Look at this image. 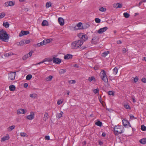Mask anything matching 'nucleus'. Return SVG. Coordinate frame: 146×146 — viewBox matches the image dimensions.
Masks as SVG:
<instances>
[{"mask_svg":"<svg viewBox=\"0 0 146 146\" xmlns=\"http://www.w3.org/2000/svg\"><path fill=\"white\" fill-rule=\"evenodd\" d=\"M83 42L80 40H78L72 42L71 44L70 47L72 49L76 50L79 48L83 44Z\"/></svg>","mask_w":146,"mask_h":146,"instance_id":"f257e3e1","label":"nucleus"},{"mask_svg":"<svg viewBox=\"0 0 146 146\" xmlns=\"http://www.w3.org/2000/svg\"><path fill=\"white\" fill-rule=\"evenodd\" d=\"M9 35L3 29L0 31V39L3 41L7 42L9 38Z\"/></svg>","mask_w":146,"mask_h":146,"instance_id":"f03ea898","label":"nucleus"},{"mask_svg":"<svg viewBox=\"0 0 146 146\" xmlns=\"http://www.w3.org/2000/svg\"><path fill=\"white\" fill-rule=\"evenodd\" d=\"M100 76L102 80L105 83H107L108 81L107 76L106 74V71L104 70H102L100 74Z\"/></svg>","mask_w":146,"mask_h":146,"instance_id":"7ed1b4c3","label":"nucleus"},{"mask_svg":"<svg viewBox=\"0 0 146 146\" xmlns=\"http://www.w3.org/2000/svg\"><path fill=\"white\" fill-rule=\"evenodd\" d=\"M123 127L121 126L116 125L114 128V133L116 135L120 134L122 133Z\"/></svg>","mask_w":146,"mask_h":146,"instance_id":"20e7f679","label":"nucleus"},{"mask_svg":"<svg viewBox=\"0 0 146 146\" xmlns=\"http://www.w3.org/2000/svg\"><path fill=\"white\" fill-rule=\"evenodd\" d=\"M78 37L81 40L85 41L88 38V37L87 35L83 33H79L78 35Z\"/></svg>","mask_w":146,"mask_h":146,"instance_id":"39448f33","label":"nucleus"},{"mask_svg":"<svg viewBox=\"0 0 146 146\" xmlns=\"http://www.w3.org/2000/svg\"><path fill=\"white\" fill-rule=\"evenodd\" d=\"M16 76V72H13L9 73L8 75V79L9 80H14Z\"/></svg>","mask_w":146,"mask_h":146,"instance_id":"423d86ee","label":"nucleus"},{"mask_svg":"<svg viewBox=\"0 0 146 146\" xmlns=\"http://www.w3.org/2000/svg\"><path fill=\"white\" fill-rule=\"evenodd\" d=\"M35 117V113L34 112L31 111L30 112L29 115H27L26 118L28 120H32Z\"/></svg>","mask_w":146,"mask_h":146,"instance_id":"0eeeda50","label":"nucleus"},{"mask_svg":"<svg viewBox=\"0 0 146 146\" xmlns=\"http://www.w3.org/2000/svg\"><path fill=\"white\" fill-rule=\"evenodd\" d=\"M108 29V28L106 27L101 28L97 31V33L100 34H102L106 31Z\"/></svg>","mask_w":146,"mask_h":146,"instance_id":"6e6552de","label":"nucleus"},{"mask_svg":"<svg viewBox=\"0 0 146 146\" xmlns=\"http://www.w3.org/2000/svg\"><path fill=\"white\" fill-rule=\"evenodd\" d=\"M83 26L82 23L80 22L78 23L76 26L74 27L75 30H78V29H83Z\"/></svg>","mask_w":146,"mask_h":146,"instance_id":"1a4fd4ad","label":"nucleus"},{"mask_svg":"<svg viewBox=\"0 0 146 146\" xmlns=\"http://www.w3.org/2000/svg\"><path fill=\"white\" fill-rule=\"evenodd\" d=\"M27 112L26 109H19L17 110V113L18 114H24Z\"/></svg>","mask_w":146,"mask_h":146,"instance_id":"9d476101","label":"nucleus"},{"mask_svg":"<svg viewBox=\"0 0 146 146\" xmlns=\"http://www.w3.org/2000/svg\"><path fill=\"white\" fill-rule=\"evenodd\" d=\"M52 61L54 63L58 64L60 63L61 62V59L55 57L53 58Z\"/></svg>","mask_w":146,"mask_h":146,"instance_id":"9b49d317","label":"nucleus"},{"mask_svg":"<svg viewBox=\"0 0 146 146\" xmlns=\"http://www.w3.org/2000/svg\"><path fill=\"white\" fill-rule=\"evenodd\" d=\"M29 33V31H22L19 33V36L20 37L24 35H27Z\"/></svg>","mask_w":146,"mask_h":146,"instance_id":"f8f14e48","label":"nucleus"},{"mask_svg":"<svg viewBox=\"0 0 146 146\" xmlns=\"http://www.w3.org/2000/svg\"><path fill=\"white\" fill-rule=\"evenodd\" d=\"M58 22L60 25L61 26H63L64 25V20L62 17H59L58 19Z\"/></svg>","mask_w":146,"mask_h":146,"instance_id":"ddd939ff","label":"nucleus"},{"mask_svg":"<svg viewBox=\"0 0 146 146\" xmlns=\"http://www.w3.org/2000/svg\"><path fill=\"white\" fill-rule=\"evenodd\" d=\"M113 7L114 8H121L122 7V5L119 3H114L113 5Z\"/></svg>","mask_w":146,"mask_h":146,"instance_id":"4468645a","label":"nucleus"},{"mask_svg":"<svg viewBox=\"0 0 146 146\" xmlns=\"http://www.w3.org/2000/svg\"><path fill=\"white\" fill-rule=\"evenodd\" d=\"M10 137L8 134H7L5 136L1 138V141L3 142L9 139Z\"/></svg>","mask_w":146,"mask_h":146,"instance_id":"2eb2a0df","label":"nucleus"},{"mask_svg":"<svg viewBox=\"0 0 146 146\" xmlns=\"http://www.w3.org/2000/svg\"><path fill=\"white\" fill-rule=\"evenodd\" d=\"M49 41V40H46L47 42H45L44 40H43L40 43H39L37 44V45L38 46H41L43 45L46 43L47 42H48V41Z\"/></svg>","mask_w":146,"mask_h":146,"instance_id":"dca6fc26","label":"nucleus"},{"mask_svg":"<svg viewBox=\"0 0 146 146\" xmlns=\"http://www.w3.org/2000/svg\"><path fill=\"white\" fill-rule=\"evenodd\" d=\"M49 117V116L48 113L47 112H46L44 114V116L43 118V120L45 121Z\"/></svg>","mask_w":146,"mask_h":146,"instance_id":"f3484780","label":"nucleus"},{"mask_svg":"<svg viewBox=\"0 0 146 146\" xmlns=\"http://www.w3.org/2000/svg\"><path fill=\"white\" fill-rule=\"evenodd\" d=\"M123 124L124 126L125 127H126L127 125H128V123H129V122L127 120L123 119L122 120Z\"/></svg>","mask_w":146,"mask_h":146,"instance_id":"a211bd4d","label":"nucleus"},{"mask_svg":"<svg viewBox=\"0 0 146 146\" xmlns=\"http://www.w3.org/2000/svg\"><path fill=\"white\" fill-rule=\"evenodd\" d=\"M16 44L18 46H22L24 44L23 40H21L19 42H17Z\"/></svg>","mask_w":146,"mask_h":146,"instance_id":"6ab92c4d","label":"nucleus"},{"mask_svg":"<svg viewBox=\"0 0 146 146\" xmlns=\"http://www.w3.org/2000/svg\"><path fill=\"white\" fill-rule=\"evenodd\" d=\"M72 56L70 54H67L64 56V59H69L72 58Z\"/></svg>","mask_w":146,"mask_h":146,"instance_id":"aec40b11","label":"nucleus"},{"mask_svg":"<svg viewBox=\"0 0 146 146\" xmlns=\"http://www.w3.org/2000/svg\"><path fill=\"white\" fill-rule=\"evenodd\" d=\"M15 127V126L14 125L10 126L7 129V131L9 132L11 131Z\"/></svg>","mask_w":146,"mask_h":146,"instance_id":"412c9836","label":"nucleus"},{"mask_svg":"<svg viewBox=\"0 0 146 146\" xmlns=\"http://www.w3.org/2000/svg\"><path fill=\"white\" fill-rule=\"evenodd\" d=\"M88 80L90 82H91L92 81L95 82L96 80L94 76L90 77L88 78Z\"/></svg>","mask_w":146,"mask_h":146,"instance_id":"4be33fe9","label":"nucleus"},{"mask_svg":"<svg viewBox=\"0 0 146 146\" xmlns=\"http://www.w3.org/2000/svg\"><path fill=\"white\" fill-rule=\"evenodd\" d=\"M30 96L32 98L35 99L38 97V95L36 94H32L30 95Z\"/></svg>","mask_w":146,"mask_h":146,"instance_id":"5701e85b","label":"nucleus"},{"mask_svg":"<svg viewBox=\"0 0 146 146\" xmlns=\"http://www.w3.org/2000/svg\"><path fill=\"white\" fill-rule=\"evenodd\" d=\"M139 141L141 144H146V138L141 139Z\"/></svg>","mask_w":146,"mask_h":146,"instance_id":"b1692460","label":"nucleus"},{"mask_svg":"<svg viewBox=\"0 0 146 146\" xmlns=\"http://www.w3.org/2000/svg\"><path fill=\"white\" fill-rule=\"evenodd\" d=\"M48 22L46 20H43L42 23V25L43 26H47L48 25Z\"/></svg>","mask_w":146,"mask_h":146,"instance_id":"393cba45","label":"nucleus"},{"mask_svg":"<svg viewBox=\"0 0 146 146\" xmlns=\"http://www.w3.org/2000/svg\"><path fill=\"white\" fill-rule=\"evenodd\" d=\"M98 41V38L97 36H95L94 37L92 40V42L94 43L95 44Z\"/></svg>","mask_w":146,"mask_h":146,"instance_id":"a878e982","label":"nucleus"},{"mask_svg":"<svg viewBox=\"0 0 146 146\" xmlns=\"http://www.w3.org/2000/svg\"><path fill=\"white\" fill-rule=\"evenodd\" d=\"M3 26H4L6 28H8L9 26V24L7 22H4L3 23Z\"/></svg>","mask_w":146,"mask_h":146,"instance_id":"bb28decb","label":"nucleus"},{"mask_svg":"<svg viewBox=\"0 0 146 146\" xmlns=\"http://www.w3.org/2000/svg\"><path fill=\"white\" fill-rule=\"evenodd\" d=\"M9 88V90L11 91H14L16 88V87L13 85L10 86Z\"/></svg>","mask_w":146,"mask_h":146,"instance_id":"cd10ccee","label":"nucleus"},{"mask_svg":"<svg viewBox=\"0 0 146 146\" xmlns=\"http://www.w3.org/2000/svg\"><path fill=\"white\" fill-rule=\"evenodd\" d=\"M63 114V112L62 111H61L60 113H58L57 114L56 116L58 118H60L62 116Z\"/></svg>","mask_w":146,"mask_h":146,"instance_id":"c85d7f7f","label":"nucleus"},{"mask_svg":"<svg viewBox=\"0 0 146 146\" xmlns=\"http://www.w3.org/2000/svg\"><path fill=\"white\" fill-rule=\"evenodd\" d=\"M110 53V52L109 51H106L102 54V56L103 57H105L108 54Z\"/></svg>","mask_w":146,"mask_h":146,"instance_id":"c756f323","label":"nucleus"},{"mask_svg":"<svg viewBox=\"0 0 146 146\" xmlns=\"http://www.w3.org/2000/svg\"><path fill=\"white\" fill-rule=\"evenodd\" d=\"M99 10L101 12H104L106 11V8L100 7H99Z\"/></svg>","mask_w":146,"mask_h":146,"instance_id":"7c9ffc66","label":"nucleus"},{"mask_svg":"<svg viewBox=\"0 0 146 146\" xmlns=\"http://www.w3.org/2000/svg\"><path fill=\"white\" fill-rule=\"evenodd\" d=\"M51 3L50 2H47L46 4V8H48L51 6Z\"/></svg>","mask_w":146,"mask_h":146,"instance_id":"2f4dec72","label":"nucleus"},{"mask_svg":"<svg viewBox=\"0 0 146 146\" xmlns=\"http://www.w3.org/2000/svg\"><path fill=\"white\" fill-rule=\"evenodd\" d=\"M118 72V69L117 68L115 67L113 70V73L114 75H116Z\"/></svg>","mask_w":146,"mask_h":146,"instance_id":"473e14b6","label":"nucleus"},{"mask_svg":"<svg viewBox=\"0 0 146 146\" xmlns=\"http://www.w3.org/2000/svg\"><path fill=\"white\" fill-rule=\"evenodd\" d=\"M66 72L65 69H61L60 70L59 73L60 74H62Z\"/></svg>","mask_w":146,"mask_h":146,"instance_id":"72a5a7b5","label":"nucleus"},{"mask_svg":"<svg viewBox=\"0 0 146 146\" xmlns=\"http://www.w3.org/2000/svg\"><path fill=\"white\" fill-rule=\"evenodd\" d=\"M53 78V76H52L50 75L49 76L47 77L46 78V80L47 81H49L51 80Z\"/></svg>","mask_w":146,"mask_h":146,"instance_id":"f704fd0d","label":"nucleus"},{"mask_svg":"<svg viewBox=\"0 0 146 146\" xmlns=\"http://www.w3.org/2000/svg\"><path fill=\"white\" fill-rule=\"evenodd\" d=\"M44 62H51L52 61V58H44Z\"/></svg>","mask_w":146,"mask_h":146,"instance_id":"c9c22d12","label":"nucleus"},{"mask_svg":"<svg viewBox=\"0 0 146 146\" xmlns=\"http://www.w3.org/2000/svg\"><path fill=\"white\" fill-rule=\"evenodd\" d=\"M83 29H86L90 27V25L88 23H86L83 25Z\"/></svg>","mask_w":146,"mask_h":146,"instance_id":"e433bc0d","label":"nucleus"},{"mask_svg":"<svg viewBox=\"0 0 146 146\" xmlns=\"http://www.w3.org/2000/svg\"><path fill=\"white\" fill-rule=\"evenodd\" d=\"M9 6H13L15 5V2L11 1H8Z\"/></svg>","mask_w":146,"mask_h":146,"instance_id":"4c0bfd02","label":"nucleus"},{"mask_svg":"<svg viewBox=\"0 0 146 146\" xmlns=\"http://www.w3.org/2000/svg\"><path fill=\"white\" fill-rule=\"evenodd\" d=\"M124 108L127 109H131V108L129 105L127 104H125L123 105Z\"/></svg>","mask_w":146,"mask_h":146,"instance_id":"58836bf2","label":"nucleus"},{"mask_svg":"<svg viewBox=\"0 0 146 146\" xmlns=\"http://www.w3.org/2000/svg\"><path fill=\"white\" fill-rule=\"evenodd\" d=\"M93 92L95 94H99V89L98 88L94 89L92 90Z\"/></svg>","mask_w":146,"mask_h":146,"instance_id":"ea45409f","label":"nucleus"},{"mask_svg":"<svg viewBox=\"0 0 146 146\" xmlns=\"http://www.w3.org/2000/svg\"><path fill=\"white\" fill-rule=\"evenodd\" d=\"M20 135L21 136L23 137H27L28 136V135L26 133L24 132L21 133Z\"/></svg>","mask_w":146,"mask_h":146,"instance_id":"a19ab883","label":"nucleus"},{"mask_svg":"<svg viewBox=\"0 0 146 146\" xmlns=\"http://www.w3.org/2000/svg\"><path fill=\"white\" fill-rule=\"evenodd\" d=\"M63 102V99H61L58 100L57 102V104L58 105H60L62 104Z\"/></svg>","mask_w":146,"mask_h":146,"instance_id":"79ce46f5","label":"nucleus"},{"mask_svg":"<svg viewBox=\"0 0 146 146\" xmlns=\"http://www.w3.org/2000/svg\"><path fill=\"white\" fill-rule=\"evenodd\" d=\"M102 123L100 121H98L96 122L95 124L99 127H101L102 125Z\"/></svg>","mask_w":146,"mask_h":146,"instance_id":"37998d69","label":"nucleus"},{"mask_svg":"<svg viewBox=\"0 0 146 146\" xmlns=\"http://www.w3.org/2000/svg\"><path fill=\"white\" fill-rule=\"evenodd\" d=\"M32 77V75L31 74H29L27 75L26 77V79L27 80H30Z\"/></svg>","mask_w":146,"mask_h":146,"instance_id":"c03bdc74","label":"nucleus"},{"mask_svg":"<svg viewBox=\"0 0 146 146\" xmlns=\"http://www.w3.org/2000/svg\"><path fill=\"white\" fill-rule=\"evenodd\" d=\"M5 16V13L4 12H2L0 13V19L3 18Z\"/></svg>","mask_w":146,"mask_h":146,"instance_id":"a18cd8bd","label":"nucleus"},{"mask_svg":"<svg viewBox=\"0 0 146 146\" xmlns=\"http://www.w3.org/2000/svg\"><path fill=\"white\" fill-rule=\"evenodd\" d=\"M23 40L24 42V44H28L31 42L30 40Z\"/></svg>","mask_w":146,"mask_h":146,"instance_id":"49530a36","label":"nucleus"},{"mask_svg":"<svg viewBox=\"0 0 146 146\" xmlns=\"http://www.w3.org/2000/svg\"><path fill=\"white\" fill-rule=\"evenodd\" d=\"M123 16L126 18H128L129 17V15L127 13H124L123 14Z\"/></svg>","mask_w":146,"mask_h":146,"instance_id":"de8ad7c7","label":"nucleus"},{"mask_svg":"<svg viewBox=\"0 0 146 146\" xmlns=\"http://www.w3.org/2000/svg\"><path fill=\"white\" fill-rule=\"evenodd\" d=\"M30 57V56H29V55L28 54H27L25 55L23 57V59L24 60H26L27 58Z\"/></svg>","mask_w":146,"mask_h":146,"instance_id":"09e8293b","label":"nucleus"},{"mask_svg":"<svg viewBox=\"0 0 146 146\" xmlns=\"http://www.w3.org/2000/svg\"><path fill=\"white\" fill-rule=\"evenodd\" d=\"M141 129L143 131H145L146 130V127L144 125H142L141 127Z\"/></svg>","mask_w":146,"mask_h":146,"instance_id":"8fccbe9b","label":"nucleus"},{"mask_svg":"<svg viewBox=\"0 0 146 146\" xmlns=\"http://www.w3.org/2000/svg\"><path fill=\"white\" fill-rule=\"evenodd\" d=\"M76 82L74 80H71L68 81V83L70 84H74Z\"/></svg>","mask_w":146,"mask_h":146,"instance_id":"3c124183","label":"nucleus"},{"mask_svg":"<svg viewBox=\"0 0 146 146\" xmlns=\"http://www.w3.org/2000/svg\"><path fill=\"white\" fill-rule=\"evenodd\" d=\"M13 53L12 52H9L8 53H6L5 54L4 56H9L12 55L13 54Z\"/></svg>","mask_w":146,"mask_h":146,"instance_id":"603ef678","label":"nucleus"},{"mask_svg":"<svg viewBox=\"0 0 146 146\" xmlns=\"http://www.w3.org/2000/svg\"><path fill=\"white\" fill-rule=\"evenodd\" d=\"M95 22L97 23H99L100 22L101 20L100 19L96 18L95 19Z\"/></svg>","mask_w":146,"mask_h":146,"instance_id":"864d4df0","label":"nucleus"},{"mask_svg":"<svg viewBox=\"0 0 146 146\" xmlns=\"http://www.w3.org/2000/svg\"><path fill=\"white\" fill-rule=\"evenodd\" d=\"M139 80L137 76H136L134 78V82L135 83H136Z\"/></svg>","mask_w":146,"mask_h":146,"instance_id":"5fc2aeb1","label":"nucleus"},{"mask_svg":"<svg viewBox=\"0 0 146 146\" xmlns=\"http://www.w3.org/2000/svg\"><path fill=\"white\" fill-rule=\"evenodd\" d=\"M108 94L110 95H114V92L111 91H109L108 92Z\"/></svg>","mask_w":146,"mask_h":146,"instance_id":"6e6d98bb","label":"nucleus"},{"mask_svg":"<svg viewBox=\"0 0 146 146\" xmlns=\"http://www.w3.org/2000/svg\"><path fill=\"white\" fill-rule=\"evenodd\" d=\"M4 6L5 7H7L9 6L8 2H6L4 5Z\"/></svg>","mask_w":146,"mask_h":146,"instance_id":"4d7b16f0","label":"nucleus"},{"mask_svg":"<svg viewBox=\"0 0 146 146\" xmlns=\"http://www.w3.org/2000/svg\"><path fill=\"white\" fill-rule=\"evenodd\" d=\"M99 66L98 65H96L94 67V69L95 70H97L99 69Z\"/></svg>","mask_w":146,"mask_h":146,"instance_id":"13d9d810","label":"nucleus"},{"mask_svg":"<svg viewBox=\"0 0 146 146\" xmlns=\"http://www.w3.org/2000/svg\"><path fill=\"white\" fill-rule=\"evenodd\" d=\"M45 140H50V136L48 135H46L44 137Z\"/></svg>","mask_w":146,"mask_h":146,"instance_id":"bf43d9fd","label":"nucleus"},{"mask_svg":"<svg viewBox=\"0 0 146 146\" xmlns=\"http://www.w3.org/2000/svg\"><path fill=\"white\" fill-rule=\"evenodd\" d=\"M141 80L143 83H146V79L145 78H142L141 79Z\"/></svg>","mask_w":146,"mask_h":146,"instance_id":"052dcab7","label":"nucleus"},{"mask_svg":"<svg viewBox=\"0 0 146 146\" xmlns=\"http://www.w3.org/2000/svg\"><path fill=\"white\" fill-rule=\"evenodd\" d=\"M33 53V51L31 50L28 53L29 56L31 57L32 55V54Z\"/></svg>","mask_w":146,"mask_h":146,"instance_id":"680f3d73","label":"nucleus"},{"mask_svg":"<svg viewBox=\"0 0 146 146\" xmlns=\"http://www.w3.org/2000/svg\"><path fill=\"white\" fill-rule=\"evenodd\" d=\"M98 99L100 102L103 104V102L102 100V98L101 96L98 97Z\"/></svg>","mask_w":146,"mask_h":146,"instance_id":"e2e57ef3","label":"nucleus"},{"mask_svg":"<svg viewBox=\"0 0 146 146\" xmlns=\"http://www.w3.org/2000/svg\"><path fill=\"white\" fill-rule=\"evenodd\" d=\"M130 118L132 119H133L134 118L136 119V118L134 117V116L132 114H131L130 115Z\"/></svg>","mask_w":146,"mask_h":146,"instance_id":"0e129e2a","label":"nucleus"},{"mask_svg":"<svg viewBox=\"0 0 146 146\" xmlns=\"http://www.w3.org/2000/svg\"><path fill=\"white\" fill-rule=\"evenodd\" d=\"M127 51L126 50L125 48H123L122 49V52L123 53H125Z\"/></svg>","mask_w":146,"mask_h":146,"instance_id":"69168bd1","label":"nucleus"},{"mask_svg":"<svg viewBox=\"0 0 146 146\" xmlns=\"http://www.w3.org/2000/svg\"><path fill=\"white\" fill-rule=\"evenodd\" d=\"M28 86V84L27 83H25L24 84V86L25 88H27Z\"/></svg>","mask_w":146,"mask_h":146,"instance_id":"338daca9","label":"nucleus"},{"mask_svg":"<svg viewBox=\"0 0 146 146\" xmlns=\"http://www.w3.org/2000/svg\"><path fill=\"white\" fill-rule=\"evenodd\" d=\"M117 43L118 44H121L122 43L121 41L120 40H118L117 41Z\"/></svg>","mask_w":146,"mask_h":146,"instance_id":"774afa93","label":"nucleus"}]
</instances>
